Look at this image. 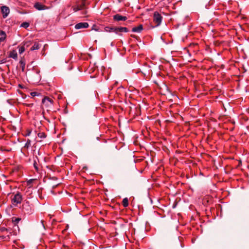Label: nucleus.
Returning <instances> with one entry per match:
<instances>
[{"mask_svg":"<svg viewBox=\"0 0 249 249\" xmlns=\"http://www.w3.org/2000/svg\"><path fill=\"white\" fill-rule=\"evenodd\" d=\"M39 71L35 70L29 74V78L33 83H38L41 79Z\"/></svg>","mask_w":249,"mask_h":249,"instance_id":"nucleus-1","label":"nucleus"},{"mask_svg":"<svg viewBox=\"0 0 249 249\" xmlns=\"http://www.w3.org/2000/svg\"><path fill=\"white\" fill-rule=\"evenodd\" d=\"M53 100L51 98L47 97H44L42 101V107H45L47 110H49L53 107Z\"/></svg>","mask_w":249,"mask_h":249,"instance_id":"nucleus-2","label":"nucleus"},{"mask_svg":"<svg viewBox=\"0 0 249 249\" xmlns=\"http://www.w3.org/2000/svg\"><path fill=\"white\" fill-rule=\"evenodd\" d=\"M22 211L25 214H30L33 212L32 205L28 201H25L22 205Z\"/></svg>","mask_w":249,"mask_h":249,"instance_id":"nucleus-3","label":"nucleus"},{"mask_svg":"<svg viewBox=\"0 0 249 249\" xmlns=\"http://www.w3.org/2000/svg\"><path fill=\"white\" fill-rule=\"evenodd\" d=\"M162 19V16L158 12H155L154 13V21L157 24L155 26L158 27L160 25Z\"/></svg>","mask_w":249,"mask_h":249,"instance_id":"nucleus-4","label":"nucleus"},{"mask_svg":"<svg viewBox=\"0 0 249 249\" xmlns=\"http://www.w3.org/2000/svg\"><path fill=\"white\" fill-rule=\"evenodd\" d=\"M22 200V197L20 193H17L12 199V201L14 205L19 204Z\"/></svg>","mask_w":249,"mask_h":249,"instance_id":"nucleus-5","label":"nucleus"},{"mask_svg":"<svg viewBox=\"0 0 249 249\" xmlns=\"http://www.w3.org/2000/svg\"><path fill=\"white\" fill-rule=\"evenodd\" d=\"M1 12L2 14V17L4 18H7L10 13V9L8 7L6 6H2L0 8Z\"/></svg>","mask_w":249,"mask_h":249,"instance_id":"nucleus-6","label":"nucleus"},{"mask_svg":"<svg viewBox=\"0 0 249 249\" xmlns=\"http://www.w3.org/2000/svg\"><path fill=\"white\" fill-rule=\"evenodd\" d=\"M34 7L37 10L39 11L48 9V8L47 6L42 5L38 2L35 3V4H34Z\"/></svg>","mask_w":249,"mask_h":249,"instance_id":"nucleus-7","label":"nucleus"},{"mask_svg":"<svg viewBox=\"0 0 249 249\" xmlns=\"http://www.w3.org/2000/svg\"><path fill=\"white\" fill-rule=\"evenodd\" d=\"M89 27V24L87 22H80L76 24L75 28L76 29H80L82 28H87Z\"/></svg>","mask_w":249,"mask_h":249,"instance_id":"nucleus-8","label":"nucleus"},{"mask_svg":"<svg viewBox=\"0 0 249 249\" xmlns=\"http://www.w3.org/2000/svg\"><path fill=\"white\" fill-rule=\"evenodd\" d=\"M113 19L116 21H125L127 19V18L125 16L116 14L113 16Z\"/></svg>","mask_w":249,"mask_h":249,"instance_id":"nucleus-9","label":"nucleus"},{"mask_svg":"<svg viewBox=\"0 0 249 249\" xmlns=\"http://www.w3.org/2000/svg\"><path fill=\"white\" fill-rule=\"evenodd\" d=\"M143 29V26L142 24L139 25L138 27H135L132 28V31L133 32L140 33Z\"/></svg>","mask_w":249,"mask_h":249,"instance_id":"nucleus-10","label":"nucleus"},{"mask_svg":"<svg viewBox=\"0 0 249 249\" xmlns=\"http://www.w3.org/2000/svg\"><path fill=\"white\" fill-rule=\"evenodd\" d=\"M6 37V34L5 32L0 30V42L5 40Z\"/></svg>","mask_w":249,"mask_h":249,"instance_id":"nucleus-11","label":"nucleus"},{"mask_svg":"<svg viewBox=\"0 0 249 249\" xmlns=\"http://www.w3.org/2000/svg\"><path fill=\"white\" fill-rule=\"evenodd\" d=\"M128 31V30L126 27H117L116 34H118L119 32H127Z\"/></svg>","mask_w":249,"mask_h":249,"instance_id":"nucleus-12","label":"nucleus"},{"mask_svg":"<svg viewBox=\"0 0 249 249\" xmlns=\"http://www.w3.org/2000/svg\"><path fill=\"white\" fill-rule=\"evenodd\" d=\"M9 56L13 59H16L18 58V54L16 50L10 52Z\"/></svg>","mask_w":249,"mask_h":249,"instance_id":"nucleus-13","label":"nucleus"},{"mask_svg":"<svg viewBox=\"0 0 249 249\" xmlns=\"http://www.w3.org/2000/svg\"><path fill=\"white\" fill-rule=\"evenodd\" d=\"M105 29V31L107 32H115L116 33L117 27H106Z\"/></svg>","mask_w":249,"mask_h":249,"instance_id":"nucleus-14","label":"nucleus"},{"mask_svg":"<svg viewBox=\"0 0 249 249\" xmlns=\"http://www.w3.org/2000/svg\"><path fill=\"white\" fill-rule=\"evenodd\" d=\"M40 47V45L37 42H35L34 44V45L31 48L30 50L31 51H34L38 50Z\"/></svg>","mask_w":249,"mask_h":249,"instance_id":"nucleus-15","label":"nucleus"},{"mask_svg":"<svg viewBox=\"0 0 249 249\" xmlns=\"http://www.w3.org/2000/svg\"><path fill=\"white\" fill-rule=\"evenodd\" d=\"M123 205L124 207H126L128 205V198L125 197L123 200Z\"/></svg>","mask_w":249,"mask_h":249,"instance_id":"nucleus-16","label":"nucleus"},{"mask_svg":"<svg viewBox=\"0 0 249 249\" xmlns=\"http://www.w3.org/2000/svg\"><path fill=\"white\" fill-rule=\"evenodd\" d=\"M29 25L30 24L28 22H24L21 24L20 27L27 29L29 26Z\"/></svg>","mask_w":249,"mask_h":249,"instance_id":"nucleus-17","label":"nucleus"},{"mask_svg":"<svg viewBox=\"0 0 249 249\" xmlns=\"http://www.w3.org/2000/svg\"><path fill=\"white\" fill-rule=\"evenodd\" d=\"M37 136L41 139H44L46 138V135L44 132H39L38 133Z\"/></svg>","mask_w":249,"mask_h":249,"instance_id":"nucleus-18","label":"nucleus"},{"mask_svg":"<svg viewBox=\"0 0 249 249\" xmlns=\"http://www.w3.org/2000/svg\"><path fill=\"white\" fill-rule=\"evenodd\" d=\"M25 51L24 46H21L19 48L18 52L20 54H21Z\"/></svg>","mask_w":249,"mask_h":249,"instance_id":"nucleus-19","label":"nucleus"},{"mask_svg":"<svg viewBox=\"0 0 249 249\" xmlns=\"http://www.w3.org/2000/svg\"><path fill=\"white\" fill-rule=\"evenodd\" d=\"M31 146V141L30 140H28L27 142L25 143L24 147L26 148H29Z\"/></svg>","mask_w":249,"mask_h":249,"instance_id":"nucleus-20","label":"nucleus"},{"mask_svg":"<svg viewBox=\"0 0 249 249\" xmlns=\"http://www.w3.org/2000/svg\"><path fill=\"white\" fill-rule=\"evenodd\" d=\"M34 179H31L27 181V185L29 186L30 188L32 187L31 184H32V182L34 181Z\"/></svg>","mask_w":249,"mask_h":249,"instance_id":"nucleus-21","label":"nucleus"},{"mask_svg":"<svg viewBox=\"0 0 249 249\" xmlns=\"http://www.w3.org/2000/svg\"><path fill=\"white\" fill-rule=\"evenodd\" d=\"M20 63L21 67H22V71H23L24 69V67H25V63L22 60H20Z\"/></svg>","mask_w":249,"mask_h":249,"instance_id":"nucleus-22","label":"nucleus"},{"mask_svg":"<svg viewBox=\"0 0 249 249\" xmlns=\"http://www.w3.org/2000/svg\"><path fill=\"white\" fill-rule=\"evenodd\" d=\"M80 10H82L85 9V4L84 3H83L80 5H79Z\"/></svg>","mask_w":249,"mask_h":249,"instance_id":"nucleus-23","label":"nucleus"},{"mask_svg":"<svg viewBox=\"0 0 249 249\" xmlns=\"http://www.w3.org/2000/svg\"><path fill=\"white\" fill-rule=\"evenodd\" d=\"M30 44H31L30 41H26V42H24L23 46H24V48L28 47Z\"/></svg>","mask_w":249,"mask_h":249,"instance_id":"nucleus-24","label":"nucleus"},{"mask_svg":"<svg viewBox=\"0 0 249 249\" xmlns=\"http://www.w3.org/2000/svg\"><path fill=\"white\" fill-rule=\"evenodd\" d=\"M73 10L74 11V12H76L77 11H79L80 9H79V5H77V6H76L75 7H73Z\"/></svg>","mask_w":249,"mask_h":249,"instance_id":"nucleus-25","label":"nucleus"},{"mask_svg":"<svg viewBox=\"0 0 249 249\" xmlns=\"http://www.w3.org/2000/svg\"><path fill=\"white\" fill-rule=\"evenodd\" d=\"M31 95H32L33 96H37L38 95V93L36 92H31Z\"/></svg>","mask_w":249,"mask_h":249,"instance_id":"nucleus-26","label":"nucleus"},{"mask_svg":"<svg viewBox=\"0 0 249 249\" xmlns=\"http://www.w3.org/2000/svg\"><path fill=\"white\" fill-rule=\"evenodd\" d=\"M41 225H42V227L43 228V229H45V226H44V224L43 223V220L41 221Z\"/></svg>","mask_w":249,"mask_h":249,"instance_id":"nucleus-27","label":"nucleus"},{"mask_svg":"<svg viewBox=\"0 0 249 249\" xmlns=\"http://www.w3.org/2000/svg\"><path fill=\"white\" fill-rule=\"evenodd\" d=\"M26 105L29 107H31L33 106V104H26Z\"/></svg>","mask_w":249,"mask_h":249,"instance_id":"nucleus-28","label":"nucleus"},{"mask_svg":"<svg viewBox=\"0 0 249 249\" xmlns=\"http://www.w3.org/2000/svg\"><path fill=\"white\" fill-rule=\"evenodd\" d=\"M20 220V218H16V221L17 222H18Z\"/></svg>","mask_w":249,"mask_h":249,"instance_id":"nucleus-29","label":"nucleus"},{"mask_svg":"<svg viewBox=\"0 0 249 249\" xmlns=\"http://www.w3.org/2000/svg\"><path fill=\"white\" fill-rule=\"evenodd\" d=\"M31 133V131H30L28 134L26 135V136H29Z\"/></svg>","mask_w":249,"mask_h":249,"instance_id":"nucleus-30","label":"nucleus"},{"mask_svg":"<svg viewBox=\"0 0 249 249\" xmlns=\"http://www.w3.org/2000/svg\"><path fill=\"white\" fill-rule=\"evenodd\" d=\"M34 166L37 169L36 165L35 164H34Z\"/></svg>","mask_w":249,"mask_h":249,"instance_id":"nucleus-31","label":"nucleus"},{"mask_svg":"<svg viewBox=\"0 0 249 249\" xmlns=\"http://www.w3.org/2000/svg\"><path fill=\"white\" fill-rule=\"evenodd\" d=\"M2 231H7V229H4V230H3Z\"/></svg>","mask_w":249,"mask_h":249,"instance_id":"nucleus-32","label":"nucleus"},{"mask_svg":"<svg viewBox=\"0 0 249 249\" xmlns=\"http://www.w3.org/2000/svg\"><path fill=\"white\" fill-rule=\"evenodd\" d=\"M11 230H9V233L11 234Z\"/></svg>","mask_w":249,"mask_h":249,"instance_id":"nucleus-33","label":"nucleus"}]
</instances>
